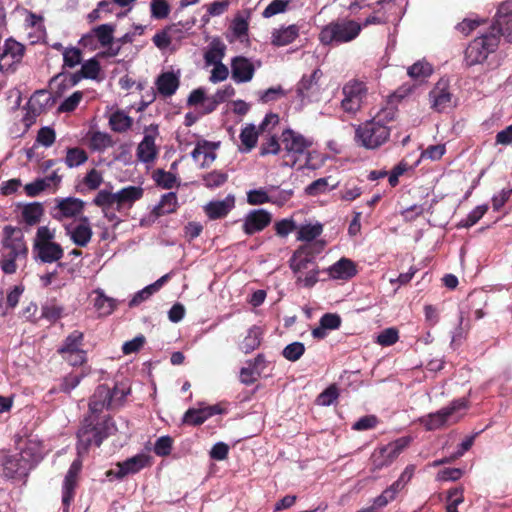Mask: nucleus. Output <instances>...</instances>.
Wrapping results in <instances>:
<instances>
[{"mask_svg": "<svg viewBox=\"0 0 512 512\" xmlns=\"http://www.w3.org/2000/svg\"><path fill=\"white\" fill-rule=\"evenodd\" d=\"M210 417V413H205L200 409H188L182 416V423L186 425L197 426L205 423L206 419Z\"/></svg>", "mask_w": 512, "mask_h": 512, "instance_id": "nucleus-49", "label": "nucleus"}, {"mask_svg": "<svg viewBox=\"0 0 512 512\" xmlns=\"http://www.w3.org/2000/svg\"><path fill=\"white\" fill-rule=\"evenodd\" d=\"M24 53L25 46L22 43L12 38H7L4 41L2 50H0V71H14L15 66H18L23 60Z\"/></svg>", "mask_w": 512, "mask_h": 512, "instance_id": "nucleus-10", "label": "nucleus"}, {"mask_svg": "<svg viewBox=\"0 0 512 512\" xmlns=\"http://www.w3.org/2000/svg\"><path fill=\"white\" fill-rule=\"evenodd\" d=\"M44 215L43 204L39 202H32L23 206L22 220L28 226H34L40 223L41 218Z\"/></svg>", "mask_w": 512, "mask_h": 512, "instance_id": "nucleus-31", "label": "nucleus"}, {"mask_svg": "<svg viewBox=\"0 0 512 512\" xmlns=\"http://www.w3.org/2000/svg\"><path fill=\"white\" fill-rule=\"evenodd\" d=\"M100 69V62H98L96 58H92L81 65L79 72L85 79L94 80L100 73Z\"/></svg>", "mask_w": 512, "mask_h": 512, "instance_id": "nucleus-53", "label": "nucleus"}, {"mask_svg": "<svg viewBox=\"0 0 512 512\" xmlns=\"http://www.w3.org/2000/svg\"><path fill=\"white\" fill-rule=\"evenodd\" d=\"M179 87V79L173 72L161 73L156 79V88L164 97L173 96Z\"/></svg>", "mask_w": 512, "mask_h": 512, "instance_id": "nucleus-26", "label": "nucleus"}, {"mask_svg": "<svg viewBox=\"0 0 512 512\" xmlns=\"http://www.w3.org/2000/svg\"><path fill=\"white\" fill-rule=\"evenodd\" d=\"M226 46L220 39H213L210 42L209 50L204 55L206 64L222 63V58L225 57Z\"/></svg>", "mask_w": 512, "mask_h": 512, "instance_id": "nucleus-35", "label": "nucleus"}, {"mask_svg": "<svg viewBox=\"0 0 512 512\" xmlns=\"http://www.w3.org/2000/svg\"><path fill=\"white\" fill-rule=\"evenodd\" d=\"M83 342L84 334L79 330H75L65 337L63 343H61V346L58 348V354L85 352V350L82 349Z\"/></svg>", "mask_w": 512, "mask_h": 512, "instance_id": "nucleus-30", "label": "nucleus"}, {"mask_svg": "<svg viewBox=\"0 0 512 512\" xmlns=\"http://www.w3.org/2000/svg\"><path fill=\"white\" fill-rule=\"evenodd\" d=\"M115 194L116 211L121 212L124 208H132L134 202L144 196V189L141 186H125Z\"/></svg>", "mask_w": 512, "mask_h": 512, "instance_id": "nucleus-18", "label": "nucleus"}, {"mask_svg": "<svg viewBox=\"0 0 512 512\" xmlns=\"http://www.w3.org/2000/svg\"><path fill=\"white\" fill-rule=\"evenodd\" d=\"M109 393L110 388L106 384H101L95 388V392H93L91 398H89V417H98L104 410H111L118 407Z\"/></svg>", "mask_w": 512, "mask_h": 512, "instance_id": "nucleus-12", "label": "nucleus"}, {"mask_svg": "<svg viewBox=\"0 0 512 512\" xmlns=\"http://www.w3.org/2000/svg\"><path fill=\"white\" fill-rule=\"evenodd\" d=\"M361 31L360 23L354 20L338 19L323 26L318 39L323 45H342L357 39Z\"/></svg>", "mask_w": 512, "mask_h": 512, "instance_id": "nucleus-4", "label": "nucleus"}, {"mask_svg": "<svg viewBox=\"0 0 512 512\" xmlns=\"http://www.w3.org/2000/svg\"><path fill=\"white\" fill-rule=\"evenodd\" d=\"M64 308L57 305L55 302H51L42 307V317L51 323L56 322L61 318Z\"/></svg>", "mask_w": 512, "mask_h": 512, "instance_id": "nucleus-59", "label": "nucleus"}, {"mask_svg": "<svg viewBox=\"0 0 512 512\" xmlns=\"http://www.w3.org/2000/svg\"><path fill=\"white\" fill-rule=\"evenodd\" d=\"M270 223L271 214L269 212L262 209L253 210L246 214L242 230L245 235H254L264 230Z\"/></svg>", "mask_w": 512, "mask_h": 512, "instance_id": "nucleus-15", "label": "nucleus"}, {"mask_svg": "<svg viewBox=\"0 0 512 512\" xmlns=\"http://www.w3.org/2000/svg\"><path fill=\"white\" fill-rule=\"evenodd\" d=\"M102 184V175L101 172L92 168L90 169L85 177L83 178V185L87 187L88 190H97Z\"/></svg>", "mask_w": 512, "mask_h": 512, "instance_id": "nucleus-61", "label": "nucleus"}, {"mask_svg": "<svg viewBox=\"0 0 512 512\" xmlns=\"http://www.w3.org/2000/svg\"><path fill=\"white\" fill-rule=\"evenodd\" d=\"M172 445V437H159V439L156 440L155 447H153V452H155L156 456H169L172 451Z\"/></svg>", "mask_w": 512, "mask_h": 512, "instance_id": "nucleus-63", "label": "nucleus"}, {"mask_svg": "<svg viewBox=\"0 0 512 512\" xmlns=\"http://www.w3.org/2000/svg\"><path fill=\"white\" fill-rule=\"evenodd\" d=\"M487 210L488 206L486 204L475 207L473 210H471L469 215L466 216V219L462 220L461 226L463 228L472 227L473 225L478 223L480 219H482V217L486 214Z\"/></svg>", "mask_w": 512, "mask_h": 512, "instance_id": "nucleus-54", "label": "nucleus"}, {"mask_svg": "<svg viewBox=\"0 0 512 512\" xmlns=\"http://www.w3.org/2000/svg\"><path fill=\"white\" fill-rule=\"evenodd\" d=\"M149 464L148 455L139 454L119 464V470L115 473L117 479H123L128 474H136Z\"/></svg>", "mask_w": 512, "mask_h": 512, "instance_id": "nucleus-23", "label": "nucleus"}, {"mask_svg": "<svg viewBox=\"0 0 512 512\" xmlns=\"http://www.w3.org/2000/svg\"><path fill=\"white\" fill-rule=\"evenodd\" d=\"M499 42L500 38L496 33H481L475 37L465 50L466 66H475L485 62L488 55L498 49Z\"/></svg>", "mask_w": 512, "mask_h": 512, "instance_id": "nucleus-5", "label": "nucleus"}, {"mask_svg": "<svg viewBox=\"0 0 512 512\" xmlns=\"http://www.w3.org/2000/svg\"><path fill=\"white\" fill-rule=\"evenodd\" d=\"M305 353V345L302 342H293L284 349H282L281 355L289 362H297Z\"/></svg>", "mask_w": 512, "mask_h": 512, "instance_id": "nucleus-47", "label": "nucleus"}, {"mask_svg": "<svg viewBox=\"0 0 512 512\" xmlns=\"http://www.w3.org/2000/svg\"><path fill=\"white\" fill-rule=\"evenodd\" d=\"M170 7L165 0H152L151 3V14L156 19H164L168 17Z\"/></svg>", "mask_w": 512, "mask_h": 512, "instance_id": "nucleus-64", "label": "nucleus"}, {"mask_svg": "<svg viewBox=\"0 0 512 512\" xmlns=\"http://www.w3.org/2000/svg\"><path fill=\"white\" fill-rule=\"evenodd\" d=\"M313 258L314 255L311 250V245L302 246L298 248V250L293 253L292 258H290V269H292L294 274H298L304 270H310V267L317 269Z\"/></svg>", "mask_w": 512, "mask_h": 512, "instance_id": "nucleus-19", "label": "nucleus"}, {"mask_svg": "<svg viewBox=\"0 0 512 512\" xmlns=\"http://www.w3.org/2000/svg\"><path fill=\"white\" fill-rule=\"evenodd\" d=\"M36 259L42 263H56L64 256V250L58 243H47L32 246Z\"/></svg>", "mask_w": 512, "mask_h": 512, "instance_id": "nucleus-21", "label": "nucleus"}, {"mask_svg": "<svg viewBox=\"0 0 512 512\" xmlns=\"http://www.w3.org/2000/svg\"><path fill=\"white\" fill-rule=\"evenodd\" d=\"M133 119L124 111L117 110L109 117V127L113 132L125 133L132 127Z\"/></svg>", "mask_w": 512, "mask_h": 512, "instance_id": "nucleus-32", "label": "nucleus"}, {"mask_svg": "<svg viewBox=\"0 0 512 512\" xmlns=\"http://www.w3.org/2000/svg\"><path fill=\"white\" fill-rule=\"evenodd\" d=\"M367 89L365 83L352 80L342 87V98L341 108L348 114L357 113L361 107L362 102L366 97Z\"/></svg>", "mask_w": 512, "mask_h": 512, "instance_id": "nucleus-8", "label": "nucleus"}, {"mask_svg": "<svg viewBox=\"0 0 512 512\" xmlns=\"http://www.w3.org/2000/svg\"><path fill=\"white\" fill-rule=\"evenodd\" d=\"M393 120L394 113L385 111L383 114L366 121L357 126L354 132V142L356 145L366 150L374 151L381 148L390 139L391 128L383 122L387 117Z\"/></svg>", "mask_w": 512, "mask_h": 512, "instance_id": "nucleus-2", "label": "nucleus"}, {"mask_svg": "<svg viewBox=\"0 0 512 512\" xmlns=\"http://www.w3.org/2000/svg\"><path fill=\"white\" fill-rule=\"evenodd\" d=\"M321 71L316 69L311 75L302 76L297 84V96L302 100L309 98L318 90V80L321 78Z\"/></svg>", "mask_w": 512, "mask_h": 512, "instance_id": "nucleus-25", "label": "nucleus"}, {"mask_svg": "<svg viewBox=\"0 0 512 512\" xmlns=\"http://www.w3.org/2000/svg\"><path fill=\"white\" fill-rule=\"evenodd\" d=\"M157 146L154 143V136L151 134H145L143 140H141L139 146H137L136 156L141 163H151L157 157Z\"/></svg>", "mask_w": 512, "mask_h": 512, "instance_id": "nucleus-28", "label": "nucleus"}, {"mask_svg": "<svg viewBox=\"0 0 512 512\" xmlns=\"http://www.w3.org/2000/svg\"><path fill=\"white\" fill-rule=\"evenodd\" d=\"M357 272V265L345 257L328 268L329 276L334 280L348 281L356 276Z\"/></svg>", "mask_w": 512, "mask_h": 512, "instance_id": "nucleus-20", "label": "nucleus"}, {"mask_svg": "<svg viewBox=\"0 0 512 512\" xmlns=\"http://www.w3.org/2000/svg\"><path fill=\"white\" fill-rule=\"evenodd\" d=\"M467 407L468 400L458 398L451 401L450 405L428 414L426 417L422 418L421 422L427 431L442 429L450 423V420L454 417L456 412L466 410Z\"/></svg>", "mask_w": 512, "mask_h": 512, "instance_id": "nucleus-7", "label": "nucleus"}, {"mask_svg": "<svg viewBox=\"0 0 512 512\" xmlns=\"http://www.w3.org/2000/svg\"><path fill=\"white\" fill-rule=\"evenodd\" d=\"M202 181H204V185L207 188H217L226 183L227 175L220 171L214 170L208 173V175L202 177Z\"/></svg>", "mask_w": 512, "mask_h": 512, "instance_id": "nucleus-56", "label": "nucleus"}, {"mask_svg": "<svg viewBox=\"0 0 512 512\" xmlns=\"http://www.w3.org/2000/svg\"><path fill=\"white\" fill-rule=\"evenodd\" d=\"M262 340V330L260 327L254 325L249 328L244 340L241 342V350L244 353H249L259 347Z\"/></svg>", "mask_w": 512, "mask_h": 512, "instance_id": "nucleus-38", "label": "nucleus"}, {"mask_svg": "<svg viewBox=\"0 0 512 512\" xmlns=\"http://www.w3.org/2000/svg\"><path fill=\"white\" fill-rule=\"evenodd\" d=\"M234 208L233 196H228L221 201H210L204 210L206 216L212 220L223 219Z\"/></svg>", "mask_w": 512, "mask_h": 512, "instance_id": "nucleus-24", "label": "nucleus"}, {"mask_svg": "<svg viewBox=\"0 0 512 512\" xmlns=\"http://www.w3.org/2000/svg\"><path fill=\"white\" fill-rule=\"evenodd\" d=\"M230 72L235 83L250 82L253 79L255 68L252 62L245 56H236L230 62Z\"/></svg>", "mask_w": 512, "mask_h": 512, "instance_id": "nucleus-16", "label": "nucleus"}, {"mask_svg": "<svg viewBox=\"0 0 512 512\" xmlns=\"http://www.w3.org/2000/svg\"><path fill=\"white\" fill-rule=\"evenodd\" d=\"M89 33L99 41L101 47H107L113 43L114 25L108 23L101 24L92 28Z\"/></svg>", "mask_w": 512, "mask_h": 512, "instance_id": "nucleus-37", "label": "nucleus"}, {"mask_svg": "<svg viewBox=\"0 0 512 512\" xmlns=\"http://www.w3.org/2000/svg\"><path fill=\"white\" fill-rule=\"evenodd\" d=\"M282 149L281 140L274 135L266 136L261 141L260 156L277 155Z\"/></svg>", "mask_w": 512, "mask_h": 512, "instance_id": "nucleus-41", "label": "nucleus"}, {"mask_svg": "<svg viewBox=\"0 0 512 512\" xmlns=\"http://www.w3.org/2000/svg\"><path fill=\"white\" fill-rule=\"evenodd\" d=\"M217 147V143L208 140H200L197 142L192 153H190V156H192L194 160H197L200 155H204L205 162L211 163L214 161L215 157H217L214 152Z\"/></svg>", "mask_w": 512, "mask_h": 512, "instance_id": "nucleus-34", "label": "nucleus"}, {"mask_svg": "<svg viewBox=\"0 0 512 512\" xmlns=\"http://www.w3.org/2000/svg\"><path fill=\"white\" fill-rule=\"evenodd\" d=\"M84 205V201L79 198L68 197L61 199L55 207V209L58 210V213L55 214V218L60 220L63 218L76 217L84 211Z\"/></svg>", "mask_w": 512, "mask_h": 512, "instance_id": "nucleus-22", "label": "nucleus"}, {"mask_svg": "<svg viewBox=\"0 0 512 512\" xmlns=\"http://www.w3.org/2000/svg\"><path fill=\"white\" fill-rule=\"evenodd\" d=\"M93 205L101 208L103 210L105 217H107L109 220H113L116 216L114 214L108 215L106 211L108 209L112 208L113 205H116V198H114V194L103 189L97 192L95 198H93Z\"/></svg>", "mask_w": 512, "mask_h": 512, "instance_id": "nucleus-36", "label": "nucleus"}, {"mask_svg": "<svg viewBox=\"0 0 512 512\" xmlns=\"http://www.w3.org/2000/svg\"><path fill=\"white\" fill-rule=\"evenodd\" d=\"M322 234V225L317 223L314 225H301L297 231V240L310 242L318 238Z\"/></svg>", "mask_w": 512, "mask_h": 512, "instance_id": "nucleus-44", "label": "nucleus"}, {"mask_svg": "<svg viewBox=\"0 0 512 512\" xmlns=\"http://www.w3.org/2000/svg\"><path fill=\"white\" fill-rule=\"evenodd\" d=\"M410 443L411 437H399L388 445L374 450L370 456V471H381L392 465L398 456L410 446Z\"/></svg>", "mask_w": 512, "mask_h": 512, "instance_id": "nucleus-6", "label": "nucleus"}, {"mask_svg": "<svg viewBox=\"0 0 512 512\" xmlns=\"http://www.w3.org/2000/svg\"><path fill=\"white\" fill-rule=\"evenodd\" d=\"M0 245H2L0 269L6 275H13L17 270L16 263H26L28 259V246L24 239L23 231L12 225L4 226Z\"/></svg>", "mask_w": 512, "mask_h": 512, "instance_id": "nucleus-1", "label": "nucleus"}, {"mask_svg": "<svg viewBox=\"0 0 512 512\" xmlns=\"http://www.w3.org/2000/svg\"><path fill=\"white\" fill-rule=\"evenodd\" d=\"M431 108L436 112H443L451 104V93L448 90L447 82L439 80L429 92Z\"/></svg>", "mask_w": 512, "mask_h": 512, "instance_id": "nucleus-17", "label": "nucleus"}, {"mask_svg": "<svg viewBox=\"0 0 512 512\" xmlns=\"http://www.w3.org/2000/svg\"><path fill=\"white\" fill-rule=\"evenodd\" d=\"M56 141V132L52 127L44 126L39 129L38 135H36V142L50 147Z\"/></svg>", "mask_w": 512, "mask_h": 512, "instance_id": "nucleus-62", "label": "nucleus"}, {"mask_svg": "<svg viewBox=\"0 0 512 512\" xmlns=\"http://www.w3.org/2000/svg\"><path fill=\"white\" fill-rule=\"evenodd\" d=\"M337 188V184H334L332 187L329 188V183L327 182V178L322 177L318 178L315 181L312 182V184L306 186L305 193L308 196H319L321 194H324L330 190H334Z\"/></svg>", "mask_w": 512, "mask_h": 512, "instance_id": "nucleus-46", "label": "nucleus"}, {"mask_svg": "<svg viewBox=\"0 0 512 512\" xmlns=\"http://www.w3.org/2000/svg\"><path fill=\"white\" fill-rule=\"evenodd\" d=\"M95 308L102 315H110L116 309V301L99 292L95 298Z\"/></svg>", "mask_w": 512, "mask_h": 512, "instance_id": "nucleus-50", "label": "nucleus"}, {"mask_svg": "<svg viewBox=\"0 0 512 512\" xmlns=\"http://www.w3.org/2000/svg\"><path fill=\"white\" fill-rule=\"evenodd\" d=\"M81 471V462L79 460H75L72 462L71 466L65 474L64 482H63V497H61V503H63L64 511H67L69 505L72 503L74 498V491L77 486L78 474Z\"/></svg>", "mask_w": 512, "mask_h": 512, "instance_id": "nucleus-14", "label": "nucleus"}, {"mask_svg": "<svg viewBox=\"0 0 512 512\" xmlns=\"http://www.w3.org/2000/svg\"><path fill=\"white\" fill-rule=\"evenodd\" d=\"M82 99V92L76 91L69 95V97L65 98L63 102H61L58 111L60 113H69L73 112L77 106L80 104Z\"/></svg>", "mask_w": 512, "mask_h": 512, "instance_id": "nucleus-58", "label": "nucleus"}, {"mask_svg": "<svg viewBox=\"0 0 512 512\" xmlns=\"http://www.w3.org/2000/svg\"><path fill=\"white\" fill-rule=\"evenodd\" d=\"M258 131L254 125H247L242 128L240 133L241 144L244 145L245 151L250 152L257 145Z\"/></svg>", "mask_w": 512, "mask_h": 512, "instance_id": "nucleus-45", "label": "nucleus"}, {"mask_svg": "<svg viewBox=\"0 0 512 512\" xmlns=\"http://www.w3.org/2000/svg\"><path fill=\"white\" fill-rule=\"evenodd\" d=\"M338 399V388L335 385L327 387L317 396V405L330 406Z\"/></svg>", "mask_w": 512, "mask_h": 512, "instance_id": "nucleus-60", "label": "nucleus"}, {"mask_svg": "<svg viewBox=\"0 0 512 512\" xmlns=\"http://www.w3.org/2000/svg\"><path fill=\"white\" fill-rule=\"evenodd\" d=\"M65 232L77 247L88 246L92 239V228L90 227L89 219L86 216H80L79 224L68 225L65 227Z\"/></svg>", "mask_w": 512, "mask_h": 512, "instance_id": "nucleus-13", "label": "nucleus"}, {"mask_svg": "<svg viewBox=\"0 0 512 512\" xmlns=\"http://www.w3.org/2000/svg\"><path fill=\"white\" fill-rule=\"evenodd\" d=\"M482 33H496L499 39L503 37L512 44V2L499 5L493 24Z\"/></svg>", "mask_w": 512, "mask_h": 512, "instance_id": "nucleus-9", "label": "nucleus"}, {"mask_svg": "<svg viewBox=\"0 0 512 512\" xmlns=\"http://www.w3.org/2000/svg\"><path fill=\"white\" fill-rule=\"evenodd\" d=\"M246 202L253 206L264 205L270 202V198L265 189H252L246 193Z\"/></svg>", "mask_w": 512, "mask_h": 512, "instance_id": "nucleus-55", "label": "nucleus"}, {"mask_svg": "<svg viewBox=\"0 0 512 512\" xmlns=\"http://www.w3.org/2000/svg\"><path fill=\"white\" fill-rule=\"evenodd\" d=\"M82 60L81 50L77 47H67L63 50L64 67L75 68Z\"/></svg>", "mask_w": 512, "mask_h": 512, "instance_id": "nucleus-52", "label": "nucleus"}, {"mask_svg": "<svg viewBox=\"0 0 512 512\" xmlns=\"http://www.w3.org/2000/svg\"><path fill=\"white\" fill-rule=\"evenodd\" d=\"M463 500L462 488H450V490L447 491L446 512H458V506L462 504Z\"/></svg>", "mask_w": 512, "mask_h": 512, "instance_id": "nucleus-51", "label": "nucleus"}, {"mask_svg": "<svg viewBox=\"0 0 512 512\" xmlns=\"http://www.w3.org/2000/svg\"><path fill=\"white\" fill-rule=\"evenodd\" d=\"M298 26L290 25L273 32V45L282 47L291 44L298 37Z\"/></svg>", "mask_w": 512, "mask_h": 512, "instance_id": "nucleus-33", "label": "nucleus"}, {"mask_svg": "<svg viewBox=\"0 0 512 512\" xmlns=\"http://www.w3.org/2000/svg\"><path fill=\"white\" fill-rule=\"evenodd\" d=\"M53 102L52 96L45 90H39L31 96L28 100L26 107L35 108L45 111V109Z\"/></svg>", "mask_w": 512, "mask_h": 512, "instance_id": "nucleus-43", "label": "nucleus"}, {"mask_svg": "<svg viewBox=\"0 0 512 512\" xmlns=\"http://www.w3.org/2000/svg\"><path fill=\"white\" fill-rule=\"evenodd\" d=\"M282 149L288 156L298 157L305 153L307 148L311 146L309 139L303 137L302 134L297 131L286 128L282 131L280 136Z\"/></svg>", "mask_w": 512, "mask_h": 512, "instance_id": "nucleus-11", "label": "nucleus"}, {"mask_svg": "<svg viewBox=\"0 0 512 512\" xmlns=\"http://www.w3.org/2000/svg\"><path fill=\"white\" fill-rule=\"evenodd\" d=\"M399 339L398 330L396 328H387L381 331L377 336V344L382 347H390Z\"/></svg>", "mask_w": 512, "mask_h": 512, "instance_id": "nucleus-57", "label": "nucleus"}, {"mask_svg": "<svg viewBox=\"0 0 512 512\" xmlns=\"http://www.w3.org/2000/svg\"><path fill=\"white\" fill-rule=\"evenodd\" d=\"M432 73L431 65L428 62L418 61L413 66L407 68V75L414 80H422L429 77Z\"/></svg>", "mask_w": 512, "mask_h": 512, "instance_id": "nucleus-48", "label": "nucleus"}, {"mask_svg": "<svg viewBox=\"0 0 512 512\" xmlns=\"http://www.w3.org/2000/svg\"><path fill=\"white\" fill-rule=\"evenodd\" d=\"M88 160V154L84 149L80 147H72L67 149V155H65V165L68 168H75L84 164Z\"/></svg>", "mask_w": 512, "mask_h": 512, "instance_id": "nucleus-40", "label": "nucleus"}, {"mask_svg": "<svg viewBox=\"0 0 512 512\" xmlns=\"http://www.w3.org/2000/svg\"><path fill=\"white\" fill-rule=\"evenodd\" d=\"M178 201L176 192H168L161 195L159 204L153 207L152 216L159 218L177 211Z\"/></svg>", "mask_w": 512, "mask_h": 512, "instance_id": "nucleus-27", "label": "nucleus"}, {"mask_svg": "<svg viewBox=\"0 0 512 512\" xmlns=\"http://www.w3.org/2000/svg\"><path fill=\"white\" fill-rule=\"evenodd\" d=\"M114 142L112 136L104 132H94L89 138V147L92 151H104L109 147H113Z\"/></svg>", "mask_w": 512, "mask_h": 512, "instance_id": "nucleus-39", "label": "nucleus"}, {"mask_svg": "<svg viewBox=\"0 0 512 512\" xmlns=\"http://www.w3.org/2000/svg\"><path fill=\"white\" fill-rule=\"evenodd\" d=\"M153 181L156 182L157 186L170 190L176 186L177 177L169 171L157 169L153 172Z\"/></svg>", "mask_w": 512, "mask_h": 512, "instance_id": "nucleus-42", "label": "nucleus"}, {"mask_svg": "<svg viewBox=\"0 0 512 512\" xmlns=\"http://www.w3.org/2000/svg\"><path fill=\"white\" fill-rule=\"evenodd\" d=\"M116 431L117 428L112 417L105 416L100 422L97 416H88L77 431L79 448L86 450L92 445L100 447L105 438L113 435Z\"/></svg>", "mask_w": 512, "mask_h": 512, "instance_id": "nucleus-3", "label": "nucleus"}, {"mask_svg": "<svg viewBox=\"0 0 512 512\" xmlns=\"http://www.w3.org/2000/svg\"><path fill=\"white\" fill-rule=\"evenodd\" d=\"M89 374V368L81 370L80 373H68L61 379L59 387H53L50 390V394L65 393L69 394L74 388H76L80 382Z\"/></svg>", "mask_w": 512, "mask_h": 512, "instance_id": "nucleus-29", "label": "nucleus"}]
</instances>
